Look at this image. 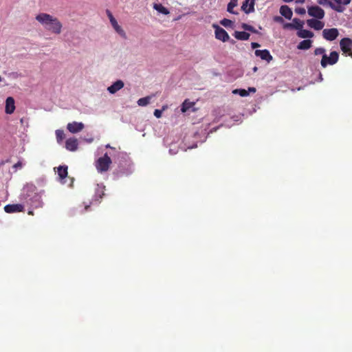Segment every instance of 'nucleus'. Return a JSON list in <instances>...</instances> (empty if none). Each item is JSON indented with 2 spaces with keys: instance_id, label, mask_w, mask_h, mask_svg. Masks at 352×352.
Masks as SVG:
<instances>
[{
  "instance_id": "f257e3e1",
  "label": "nucleus",
  "mask_w": 352,
  "mask_h": 352,
  "mask_svg": "<svg viewBox=\"0 0 352 352\" xmlns=\"http://www.w3.org/2000/svg\"><path fill=\"white\" fill-rule=\"evenodd\" d=\"M20 199L34 208L41 207L43 205L41 195L36 192V187L32 184H27L23 187Z\"/></svg>"
},
{
  "instance_id": "f03ea898",
  "label": "nucleus",
  "mask_w": 352,
  "mask_h": 352,
  "mask_svg": "<svg viewBox=\"0 0 352 352\" xmlns=\"http://www.w3.org/2000/svg\"><path fill=\"white\" fill-rule=\"evenodd\" d=\"M35 19L46 30L56 34H60L63 25L56 17L42 12L37 14Z\"/></svg>"
},
{
  "instance_id": "7ed1b4c3",
  "label": "nucleus",
  "mask_w": 352,
  "mask_h": 352,
  "mask_svg": "<svg viewBox=\"0 0 352 352\" xmlns=\"http://www.w3.org/2000/svg\"><path fill=\"white\" fill-rule=\"evenodd\" d=\"M112 161L107 153H105L103 157L98 159L96 162V167L99 173L106 172L109 170Z\"/></svg>"
},
{
  "instance_id": "20e7f679",
  "label": "nucleus",
  "mask_w": 352,
  "mask_h": 352,
  "mask_svg": "<svg viewBox=\"0 0 352 352\" xmlns=\"http://www.w3.org/2000/svg\"><path fill=\"white\" fill-rule=\"evenodd\" d=\"M338 59L339 54L336 51H333L330 53L329 56L327 54L322 56L320 64L323 68H325L329 65H333L336 64L338 61Z\"/></svg>"
},
{
  "instance_id": "39448f33",
  "label": "nucleus",
  "mask_w": 352,
  "mask_h": 352,
  "mask_svg": "<svg viewBox=\"0 0 352 352\" xmlns=\"http://www.w3.org/2000/svg\"><path fill=\"white\" fill-rule=\"evenodd\" d=\"M307 13L310 16L315 18V19H322L325 14L324 10L318 6H311L308 7Z\"/></svg>"
},
{
  "instance_id": "423d86ee",
  "label": "nucleus",
  "mask_w": 352,
  "mask_h": 352,
  "mask_svg": "<svg viewBox=\"0 0 352 352\" xmlns=\"http://www.w3.org/2000/svg\"><path fill=\"white\" fill-rule=\"evenodd\" d=\"M107 15L109 16V21H110V23L112 25V27L113 28V29L115 30V31L121 36L123 38H126V32L124 31V30L118 25L116 19L113 17V16L112 15V14L111 13L110 11L107 10Z\"/></svg>"
},
{
  "instance_id": "0eeeda50",
  "label": "nucleus",
  "mask_w": 352,
  "mask_h": 352,
  "mask_svg": "<svg viewBox=\"0 0 352 352\" xmlns=\"http://www.w3.org/2000/svg\"><path fill=\"white\" fill-rule=\"evenodd\" d=\"M213 28H214V34L215 38L218 40H220L223 42H226L230 41V36L227 33V32L220 26L216 24H213Z\"/></svg>"
},
{
  "instance_id": "6e6552de",
  "label": "nucleus",
  "mask_w": 352,
  "mask_h": 352,
  "mask_svg": "<svg viewBox=\"0 0 352 352\" xmlns=\"http://www.w3.org/2000/svg\"><path fill=\"white\" fill-rule=\"evenodd\" d=\"M339 32L337 28H333L329 29H324L322 31V36L327 41H332L338 36Z\"/></svg>"
},
{
  "instance_id": "1a4fd4ad",
  "label": "nucleus",
  "mask_w": 352,
  "mask_h": 352,
  "mask_svg": "<svg viewBox=\"0 0 352 352\" xmlns=\"http://www.w3.org/2000/svg\"><path fill=\"white\" fill-rule=\"evenodd\" d=\"M318 4L322 5L323 6H329L332 10L338 12H343L345 10V8L340 6H336L335 3L331 2L329 0H317Z\"/></svg>"
},
{
  "instance_id": "9d476101",
  "label": "nucleus",
  "mask_w": 352,
  "mask_h": 352,
  "mask_svg": "<svg viewBox=\"0 0 352 352\" xmlns=\"http://www.w3.org/2000/svg\"><path fill=\"white\" fill-rule=\"evenodd\" d=\"M341 50L344 54H347L352 50V39L349 38H343L340 41Z\"/></svg>"
},
{
  "instance_id": "9b49d317",
  "label": "nucleus",
  "mask_w": 352,
  "mask_h": 352,
  "mask_svg": "<svg viewBox=\"0 0 352 352\" xmlns=\"http://www.w3.org/2000/svg\"><path fill=\"white\" fill-rule=\"evenodd\" d=\"M85 127L82 122H73L67 125V130L72 133H76L81 131Z\"/></svg>"
},
{
  "instance_id": "f8f14e48",
  "label": "nucleus",
  "mask_w": 352,
  "mask_h": 352,
  "mask_svg": "<svg viewBox=\"0 0 352 352\" xmlns=\"http://www.w3.org/2000/svg\"><path fill=\"white\" fill-rule=\"evenodd\" d=\"M320 19H311L307 21V24L311 28L315 30H320L324 26V23L320 21Z\"/></svg>"
},
{
  "instance_id": "ddd939ff",
  "label": "nucleus",
  "mask_w": 352,
  "mask_h": 352,
  "mask_svg": "<svg viewBox=\"0 0 352 352\" xmlns=\"http://www.w3.org/2000/svg\"><path fill=\"white\" fill-rule=\"evenodd\" d=\"M255 0H245L241 6V10L246 14L254 12Z\"/></svg>"
},
{
  "instance_id": "4468645a",
  "label": "nucleus",
  "mask_w": 352,
  "mask_h": 352,
  "mask_svg": "<svg viewBox=\"0 0 352 352\" xmlns=\"http://www.w3.org/2000/svg\"><path fill=\"white\" fill-rule=\"evenodd\" d=\"M105 186L103 184H97L96 188L95 189V194L94 198L92 199L91 204L94 201L100 202V199L102 198V196L104 195V190Z\"/></svg>"
},
{
  "instance_id": "2eb2a0df",
  "label": "nucleus",
  "mask_w": 352,
  "mask_h": 352,
  "mask_svg": "<svg viewBox=\"0 0 352 352\" xmlns=\"http://www.w3.org/2000/svg\"><path fill=\"white\" fill-rule=\"evenodd\" d=\"M254 54L256 56L260 57L262 60H266L268 63L272 60V56L267 50H256Z\"/></svg>"
},
{
  "instance_id": "dca6fc26",
  "label": "nucleus",
  "mask_w": 352,
  "mask_h": 352,
  "mask_svg": "<svg viewBox=\"0 0 352 352\" xmlns=\"http://www.w3.org/2000/svg\"><path fill=\"white\" fill-rule=\"evenodd\" d=\"M24 206L22 204H8L4 207L7 213H13L23 211Z\"/></svg>"
},
{
  "instance_id": "f3484780",
  "label": "nucleus",
  "mask_w": 352,
  "mask_h": 352,
  "mask_svg": "<svg viewBox=\"0 0 352 352\" xmlns=\"http://www.w3.org/2000/svg\"><path fill=\"white\" fill-rule=\"evenodd\" d=\"M124 87V82L121 80H118L113 82L111 86L108 87L107 91L110 94H116L118 91L120 90Z\"/></svg>"
},
{
  "instance_id": "a211bd4d",
  "label": "nucleus",
  "mask_w": 352,
  "mask_h": 352,
  "mask_svg": "<svg viewBox=\"0 0 352 352\" xmlns=\"http://www.w3.org/2000/svg\"><path fill=\"white\" fill-rule=\"evenodd\" d=\"M78 145V140L76 138H69L65 142V148L70 151H76Z\"/></svg>"
},
{
  "instance_id": "6ab92c4d",
  "label": "nucleus",
  "mask_w": 352,
  "mask_h": 352,
  "mask_svg": "<svg viewBox=\"0 0 352 352\" xmlns=\"http://www.w3.org/2000/svg\"><path fill=\"white\" fill-rule=\"evenodd\" d=\"M15 109L14 100L12 97L7 98L6 100V109L5 111L8 114H11Z\"/></svg>"
},
{
  "instance_id": "aec40b11",
  "label": "nucleus",
  "mask_w": 352,
  "mask_h": 352,
  "mask_svg": "<svg viewBox=\"0 0 352 352\" xmlns=\"http://www.w3.org/2000/svg\"><path fill=\"white\" fill-rule=\"evenodd\" d=\"M280 13L287 19H291L293 15L292 9L286 5L281 6L280 8Z\"/></svg>"
},
{
  "instance_id": "412c9836",
  "label": "nucleus",
  "mask_w": 352,
  "mask_h": 352,
  "mask_svg": "<svg viewBox=\"0 0 352 352\" xmlns=\"http://www.w3.org/2000/svg\"><path fill=\"white\" fill-rule=\"evenodd\" d=\"M132 173L131 167L129 164L126 168H123L121 165H119L118 169L114 172L118 177L122 176L123 175H129Z\"/></svg>"
},
{
  "instance_id": "4be33fe9",
  "label": "nucleus",
  "mask_w": 352,
  "mask_h": 352,
  "mask_svg": "<svg viewBox=\"0 0 352 352\" xmlns=\"http://www.w3.org/2000/svg\"><path fill=\"white\" fill-rule=\"evenodd\" d=\"M153 9L155 10L158 13L162 14L164 15H168L170 14V11L168 8H165L161 3H153Z\"/></svg>"
},
{
  "instance_id": "5701e85b",
  "label": "nucleus",
  "mask_w": 352,
  "mask_h": 352,
  "mask_svg": "<svg viewBox=\"0 0 352 352\" xmlns=\"http://www.w3.org/2000/svg\"><path fill=\"white\" fill-rule=\"evenodd\" d=\"M234 36L240 41H248L250 38V34L245 31H235Z\"/></svg>"
},
{
  "instance_id": "b1692460",
  "label": "nucleus",
  "mask_w": 352,
  "mask_h": 352,
  "mask_svg": "<svg viewBox=\"0 0 352 352\" xmlns=\"http://www.w3.org/2000/svg\"><path fill=\"white\" fill-rule=\"evenodd\" d=\"M297 36L302 38H312L314 34V33L308 30L300 29L297 32Z\"/></svg>"
},
{
  "instance_id": "393cba45",
  "label": "nucleus",
  "mask_w": 352,
  "mask_h": 352,
  "mask_svg": "<svg viewBox=\"0 0 352 352\" xmlns=\"http://www.w3.org/2000/svg\"><path fill=\"white\" fill-rule=\"evenodd\" d=\"M311 44H312L311 40H310V39L303 40L298 43L297 48L298 50H309L311 47Z\"/></svg>"
},
{
  "instance_id": "a878e982",
  "label": "nucleus",
  "mask_w": 352,
  "mask_h": 352,
  "mask_svg": "<svg viewBox=\"0 0 352 352\" xmlns=\"http://www.w3.org/2000/svg\"><path fill=\"white\" fill-rule=\"evenodd\" d=\"M58 169V175L60 179L63 180L66 178L67 176V166H60L57 168Z\"/></svg>"
},
{
  "instance_id": "bb28decb",
  "label": "nucleus",
  "mask_w": 352,
  "mask_h": 352,
  "mask_svg": "<svg viewBox=\"0 0 352 352\" xmlns=\"http://www.w3.org/2000/svg\"><path fill=\"white\" fill-rule=\"evenodd\" d=\"M237 5L238 0H230L227 6V11L233 14H238L239 13L233 10Z\"/></svg>"
},
{
  "instance_id": "cd10ccee",
  "label": "nucleus",
  "mask_w": 352,
  "mask_h": 352,
  "mask_svg": "<svg viewBox=\"0 0 352 352\" xmlns=\"http://www.w3.org/2000/svg\"><path fill=\"white\" fill-rule=\"evenodd\" d=\"M151 98L152 97L150 96L141 98L137 101V104L140 107H145L150 103Z\"/></svg>"
},
{
  "instance_id": "c85d7f7f",
  "label": "nucleus",
  "mask_w": 352,
  "mask_h": 352,
  "mask_svg": "<svg viewBox=\"0 0 352 352\" xmlns=\"http://www.w3.org/2000/svg\"><path fill=\"white\" fill-rule=\"evenodd\" d=\"M293 23H294L293 28L295 30H297L298 31H299L300 29H302L305 24L303 21H301L297 18H294L293 19Z\"/></svg>"
},
{
  "instance_id": "c756f323",
  "label": "nucleus",
  "mask_w": 352,
  "mask_h": 352,
  "mask_svg": "<svg viewBox=\"0 0 352 352\" xmlns=\"http://www.w3.org/2000/svg\"><path fill=\"white\" fill-rule=\"evenodd\" d=\"M241 28L243 29L245 31H249L252 33L258 34V32L252 25L243 23L241 25Z\"/></svg>"
},
{
  "instance_id": "7c9ffc66",
  "label": "nucleus",
  "mask_w": 352,
  "mask_h": 352,
  "mask_svg": "<svg viewBox=\"0 0 352 352\" xmlns=\"http://www.w3.org/2000/svg\"><path fill=\"white\" fill-rule=\"evenodd\" d=\"M193 105V103L189 102L188 100H185L181 107V111L183 113L186 112Z\"/></svg>"
},
{
  "instance_id": "2f4dec72",
  "label": "nucleus",
  "mask_w": 352,
  "mask_h": 352,
  "mask_svg": "<svg viewBox=\"0 0 352 352\" xmlns=\"http://www.w3.org/2000/svg\"><path fill=\"white\" fill-rule=\"evenodd\" d=\"M55 133H56L57 142L58 143L61 142L65 138L64 131L60 129H57V130H56Z\"/></svg>"
},
{
  "instance_id": "473e14b6",
  "label": "nucleus",
  "mask_w": 352,
  "mask_h": 352,
  "mask_svg": "<svg viewBox=\"0 0 352 352\" xmlns=\"http://www.w3.org/2000/svg\"><path fill=\"white\" fill-rule=\"evenodd\" d=\"M234 94H239L242 97H245L249 95L248 91L243 89H236L232 91Z\"/></svg>"
},
{
  "instance_id": "72a5a7b5",
  "label": "nucleus",
  "mask_w": 352,
  "mask_h": 352,
  "mask_svg": "<svg viewBox=\"0 0 352 352\" xmlns=\"http://www.w3.org/2000/svg\"><path fill=\"white\" fill-rule=\"evenodd\" d=\"M233 21L228 19H223L220 21V24L224 26L225 28H230L233 25Z\"/></svg>"
},
{
  "instance_id": "f704fd0d",
  "label": "nucleus",
  "mask_w": 352,
  "mask_h": 352,
  "mask_svg": "<svg viewBox=\"0 0 352 352\" xmlns=\"http://www.w3.org/2000/svg\"><path fill=\"white\" fill-rule=\"evenodd\" d=\"M325 52H326V50L324 47H317L314 50V54L316 56H318V55L324 56V54H326Z\"/></svg>"
},
{
  "instance_id": "c9c22d12",
  "label": "nucleus",
  "mask_w": 352,
  "mask_h": 352,
  "mask_svg": "<svg viewBox=\"0 0 352 352\" xmlns=\"http://www.w3.org/2000/svg\"><path fill=\"white\" fill-rule=\"evenodd\" d=\"M166 109V106H163L162 109H155L154 111V116L157 118H161L163 111H164Z\"/></svg>"
},
{
  "instance_id": "e433bc0d",
  "label": "nucleus",
  "mask_w": 352,
  "mask_h": 352,
  "mask_svg": "<svg viewBox=\"0 0 352 352\" xmlns=\"http://www.w3.org/2000/svg\"><path fill=\"white\" fill-rule=\"evenodd\" d=\"M351 3V0H336L337 6L344 7Z\"/></svg>"
},
{
  "instance_id": "4c0bfd02",
  "label": "nucleus",
  "mask_w": 352,
  "mask_h": 352,
  "mask_svg": "<svg viewBox=\"0 0 352 352\" xmlns=\"http://www.w3.org/2000/svg\"><path fill=\"white\" fill-rule=\"evenodd\" d=\"M8 76L10 77L11 78L16 79L19 77H20L21 75L19 74L18 72H12L8 74Z\"/></svg>"
},
{
  "instance_id": "58836bf2",
  "label": "nucleus",
  "mask_w": 352,
  "mask_h": 352,
  "mask_svg": "<svg viewBox=\"0 0 352 352\" xmlns=\"http://www.w3.org/2000/svg\"><path fill=\"white\" fill-rule=\"evenodd\" d=\"M295 12L298 14L303 15L306 13V10L304 8H296Z\"/></svg>"
},
{
  "instance_id": "ea45409f",
  "label": "nucleus",
  "mask_w": 352,
  "mask_h": 352,
  "mask_svg": "<svg viewBox=\"0 0 352 352\" xmlns=\"http://www.w3.org/2000/svg\"><path fill=\"white\" fill-rule=\"evenodd\" d=\"M177 152H178V148L175 145H174V148L170 147L169 148V153L170 155H175L176 153H177Z\"/></svg>"
},
{
  "instance_id": "a19ab883",
  "label": "nucleus",
  "mask_w": 352,
  "mask_h": 352,
  "mask_svg": "<svg viewBox=\"0 0 352 352\" xmlns=\"http://www.w3.org/2000/svg\"><path fill=\"white\" fill-rule=\"evenodd\" d=\"M274 21L277 23H283V19L281 16H274Z\"/></svg>"
},
{
  "instance_id": "79ce46f5",
  "label": "nucleus",
  "mask_w": 352,
  "mask_h": 352,
  "mask_svg": "<svg viewBox=\"0 0 352 352\" xmlns=\"http://www.w3.org/2000/svg\"><path fill=\"white\" fill-rule=\"evenodd\" d=\"M294 23H287L284 25V28L285 29H294L293 28Z\"/></svg>"
},
{
  "instance_id": "37998d69",
  "label": "nucleus",
  "mask_w": 352,
  "mask_h": 352,
  "mask_svg": "<svg viewBox=\"0 0 352 352\" xmlns=\"http://www.w3.org/2000/svg\"><path fill=\"white\" fill-rule=\"evenodd\" d=\"M13 168H15V169H18V168H22V163L21 162H18L17 163H16L13 166Z\"/></svg>"
},
{
  "instance_id": "c03bdc74",
  "label": "nucleus",
  "mask_w": 352,
  "mask_h": 352,
  "mask_svg": "<svg viewBox=\"0 0 352 352\" xmlns=\"http://www.w3.org/2000/svg\"><path fill=\"white\" fill-rule=\"evenodd\" d=\"M251 46L253 49H255V48L259 47L260 45L258 43L253 42L251 43Z\"/></svg>"
},
{
  "instance_id": "a18cd8bd",
  "label": "nucleus",
  "mask_w": 352,
  "mask_h": 352,
  "mask_svg": "<svg viewBox=\"0 0 352 352\" xmlns=\"http://www.w3.org/2000/svg\"><path fill=\"white\" fill-rule=\"evenodd\" d=\"M248 91L249 94H250V92L255 93L256 92V88H254V87H249Z\"/></svg>"
},
{
  "instance_id": "49530a36",
  "label": "nucleus",
  "mask_w": 352,
  "mask_h": 352,
  "mask_svg": "<svg viewBox=\"0 0 352 352\" xmlns=\"http://www.w3.org/2000/svg\"><path fill=\"white\" fill-rule=\"evenodd\" d=\"M305 1V0H296V2L298 3H303Z\"/></svg>"
},
{
  "instance_id": "de8ad7c7",
  "label": "nucleus",
  "mask_w": 352,
  "mask_h": 352,
  "mask_svg": "<svg viewBox=\"0 0 352 352\" xmlns=\"http://www.w3.org/2000/svg\"><path fill=\"white\" fill-rule=\"evenodd\" d=\"M319 79H320V81H322V79H323V78H322V74H321V73H320Z\"/></svg>"
},
{
  "instance_id": "09e8293b",
  "label": "nucleus",
  "mask_w": 352,
  "mask_h": 352,
  "mask_svg": "<svg viewBox=\"0 0 352 352\" xmlns=\"http://www.w3.org/2000/svg\"><path fill=\"white\" fill-rule=\"evenodd\" d=\"M232 44H234L235 43V41L233 40V39H230V41H229Z\"/></svg>"
},
{
  "instance_id": "8fccbe9b",
  "label": "nucleus",
  "mask_w": 352,
  "mask_h": 352,
  "mask_svg": "<svg viewBox=\"0 0 352 352\" xmlns=\"http://www.w3.org/2000/svg\"><path fill=\"white\" fill-rule=\"evenodd\" d=\"M284 2H286V3H289V2H292L294 0H283Z\"/></svg>"
},
{
  "instance_id": "3c124183",
  "label": "nucleus",
  "mask_w": 352,
  "mask_h": 352,
  "mask_svg": "<svg viewBox=\"0 0 352 352\" xmlns=\"http://www.w3.org/2000/svg\"><path fill=\"white\" fill-rule=\"evenodd\" d=\"M195 147H197V144H194V145H193V146H188V148H195Z\"/></svg>"
},
{
  "instance_id": "603ef678",
  "label": "nucleus",
  "mask_w": 352,
  "mask_h": 352,
  "mask_svg": "<svg viewBox=\"0 0 352 352\" xmlns=\"http://www.w3.org/2000/svg\"><path fill=\"white\" fill-rule=\"evenodd\" d=\"M106 147H107V148H111V149H114V148H113V147H111L109 144H107V145H106Z\"/></svg>"
},
{
  "instance_id": "864d4df0",
  "label": "nucleus",
  "mask_w": 352,
  "mask_h": 352,
  "mask_svg": "<svg viewBox=\"0 0 352 352\" xmlns=\"http://www.w3.org/2000/svg\"><path fill=\"white\" fill-rule=\"evenodd\" d=\"M87 142H89V143L92 142H93V138L88 139Z\"/></svg>"
},
{
  "instance_id": "5fc2aeb1",
  "label": "nucleus",
  "mask_w": 352,
  "mask_h": 352,
  "mask_svg": "<svg viewBox=\"0 0 352 352\" xmlns=\"http://www.w3.org/2000/svg\"><path fill=\"white\" fill-rule=\"evenodd\" d=\"M347 54L349 56H350L351 57H352V52L351 51L349 52H348Z\"/></svg>"
},
{
  "instance_id": "6e6d98bb",
  "label": "nucleus",
  "mask_w": 352,
  "mask_h": 352,
  "mask_svg": "<svg viewBox=\"0 0 352 352\" xmlns=\"http://www.w3.org/2000/svg\"><path fill=\"white\" fill-rule=\"evenodd\" d=\"M253 71H254V72H256V71H257V67H254L253 68Z\"/></svg>"
},
{
  "instance_id": "4d7b16f0",
  "label": "nucleus",
  "mask_w": 352,
  "mask_h": 352,
  "mask_svg": "<svg viewBox=\"0 0 352 352\" xmlns=\"http://www.w3.org/2000/svg\"><path fill=\"white\" fill-rule=\"evenodd\" d=\"M217 131V128H214V129H213L212 130H211V132H212V131Z\"/></svg>"
},
{
  "instance_id": "13d9d810",
  "label": "nucleus",
  "mask_w": 352,
  "mask_h": 352,
  "mask_svg": "<svg viewBox=\"0 0 352 352\" xmlns=\"http://www.w3.org/2000/svg\"><path fill=\"white\" fill-rule=\"evenodd\" d=\"M236 117H233L232 118L234 119V121H237L238 120L235 119Z\"/></svg>"
},
{
  "instance_id": "bf43d9fd",
  "label": "nucleus",
  "mask_w": 352,
  "mask_h": 352,
  "mask_svg": "<svg viewBox=\"0 0 352 352\" xmlns=\"http://www.w3.org/2000/svg\"><path fill=\"white\" fill-rule=\"evenodd\" d=\"M21 122H23V118L21 119Z\"/></svg>"
},
{
  "instance_id": "052dcab7",
  "label": "nucleus",
  "mask_w": 352,
  "mask_h": 352,
  "mask_svg": "<svg viewBox=\"0 0 352 352\" xmlns=\"http://www.w3.org/2000/svg\"><path fill=\"white\" fill-rule=\"evenodd\" d=\"M88 207H89V206H85V209L87 210Z\"/></svg>"
},
{
  "instance_id": "680f3d73",
  "label": "nucleus",
  "mask_w": 352,
  "mask_h": 352,
  "mask_svg": "<svg viewBox=\"0 0 352 352\" xmlns=\"http://www.w3.org/2000/svg\"><path fill=\"white\" fill-rule=\"evenodd\" d=\"M1 80H2V78L0 76V81H1Z\"/></svg>"
},
{
  "instance_id": "e2e57ef3",
  "label": "nucleus",
  "mask_w": 352,
  "mask_h": 352,
  "mask_svg": "<svg viewBox=\"0 0 352 352\" xmlns=\"http://www.w3.org/2000/svg\"><path fill=\"white\" fill-rule=\"evenodd\" d=\"M336 2V0H334Z\"/></svg>"
}]
</instances>
